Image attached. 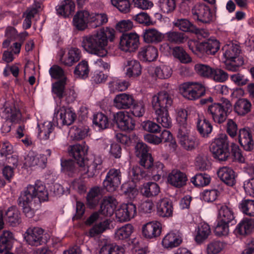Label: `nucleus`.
<instances>
[{"mask_svg":"<svg viewBox=\"0 0 254 254\" xmlns=\"http://www.w3.org/2000/svg\"><path fill=\"white\" fill-rule=\"evenodd\" d=\"M114 29L107 27L102 28L91 35L82 38V45L88 53L100 57H105L108 41L113 42L115 38Z\"/></svg>","mask_w":254,"mask_h":254,"instance_id":"obj_1","label":"nucleus"},{"mask_svg":"<svg viewBox=\"0 0 254 254\" xmlns=\"http://www.w3.org/2000/svg\"><path fill=\"white\" fill-rule=\"evenodd\" d=\"M87 150L88 147L84 142L81 144H75L70 146L68 150L69 154L76 162L72 159H61L62 171L69 177H75L80 174L81 176L85 178L86 177H84L82 174L83 171L81 169V166L84 163L83 157L87 152Z\"/></svg>","mask_w":254,"mask_h":254,"instance_id":"obj_2","label":"nucleus"},{"mask_svg":"<svg viewBox=\"0 0 254 254\" xmlns=\"http://www.w3.org/2000/svg\"><path fill=\"white\" fill-rule=\"evenodd\" d=\"M173 102L172 96L166 91H161L152 98V105L156 116V121L164 128L172 126V120L168 110L172 106Z\"/></svg>","mask_w":254,"mask_h":254,"instance_id":"obj_3","label":"nucleus"},{"mask_svg":"<svg viewBox=\"0 0 254 254\" xmlns=\"http://www.w3.org/2000/svg\"><path fill=\"white\" fill-rule=\"evenodd\" d=\"M200 102L206 105L205 113L207 117L219 125L225 122L232 109V104L226 99L214 102L213 98L209 97L201 99Z\"/></svg>","mask_w":254,"mask_h":254,"instance_id":"obj_4","label":"nucleus"},{"mask_svg":"<svg viewBox=\"0 0 254 254\" xmlns=\"http://www.w3.org/2000/svg\"><path fill=\"white\" fill-rule=\"evenodd\" d=\"M35 189L29 185L22 190L18 197L17 203L21 207L23 213L27 217L31 218L34 216L35 209L40 206L39 199L32 192Z\"/></svg>","mask_w":254,"mask_h":254,"instance_id":"obj_5","label":"nucleus"},{"mask_svg":"<svg viewBox=\"0 0 254 254\" xmlns=\"http://www.w3.org/2000/svg\"><path fill=\"white\" fill-rule=\"evenodd\" d=\"M219 44L216 39H208L202 42L191 40L189 42L188 46L193 53L201 57L204 55H215L220 49Z\"/></svg>","mask_w":254,"mask_h":254,"instance_id":"obj_6","label":"nucleus"},{"mask_svg":"<svg viewBox=\"0 0 254 254\" xmlns=\"http://www.w3.org/2000/svg\"><path fill=\"white\" fill-rule=\"evenodd\" d=\"M210 150L214 158L220 162L227 160L231 154L227 136L226 134H222L215 138L210 144Z\"/></svg>","mask_w":254,"mask_h":254,"instance_id":"obj_7","label":"nucleus"},{"mask_svg":"<svg viewBox=\"0 0 254 254\" xmlns=\"http://www.w3.org/2000/svg\"><path fill=\"white\" fill-rule=\"evenodd\" d=\"M76 118V114L71 108L64 106L55 110L53 121L56 120L57 126H70L73 123Z\"/></svg>","mask_w":254,"mask_h":254,"instance_id":"obj_8","label":"nucleus"},{"mask_svg":"<svg viewBox=\"0 0 254 254\" xmlns=\"http://www.w3.org/2000/svg\"><path fill=\"white\" fill-rule=\"evenodd\" d=\"M183 96L190 100H196L205 94V88L198 82H188L183 83L181 87Z\"/></svg>","mask_w":254,"mask_h":254,"instance_id":"obj_9","label":"nucleus"},{"mask_svg":"<svg viewBox=\"0 0 254 254\" xmlns=\"http://www.w3.org/2000/svg\"><path fill=\"white\" fill-rule=\"evenodd\" d=\"M87 153L83 156V162L81 169L83 171L82 174L87 175V178L93 177L99 173L103 168V160L100 156H94L90 159H85V156Z\"/></svg>","mask_w":254,"mask_h":254,"instance_id":"obj_10","label":"nucleus"},{"mask_svg":"<svg viewBox=\"0 0 254 254\" xmlns=\"http://www.w3.org/2000/svg\"><path fill=\"white\" fill-rule=\"evenodd\" d=\"M112 124L113 127H116L124 131L133 130L135 126V121L121 111L112 113Z\"/></svg>","mask_w":254,"mask_h":254,"instance_id":"obj_11","label":"nucleus"},{"mask_svg":"<svg viewBox=\"0 0 254 254\" xmlns=\"http://www.w3.org/2000/svg\"><path fill=\"white\" fill-rule=\"evenodd\" d=\"M193 18L199 24L210 23L213 19V14L208 5L203 3L195 4L191 10Z\"/></svg>","mask_w":254,"mask_h":254,"instance_id":"obj_12","label":"nucleus"},{"mask_svg":"<svg viewBox=\"0 0 254 254\" xmlns=\"http://www.w3.org/2000/svg\"><path fill=\"white\" fill-rule=\"evenodd\" d=\"M67 78L61 79L52 85V91L54 98H58L62 100L64 97L67 103L73 101L75 100L74 92L73 90L69 91V95L67 96V91L65 90V87Z\"/></svg>","mask_w":254,"mask_h":254,"instance_id":"obj_13","label":"nucleus"},{"mask_svg":"<svg viewBox=\"0 0 254 254\" xmlns=\"http://www.w3.org/2000/svg\"><path fill=\"white\" fill-rule=\"evenodd\" d=\"M139 44V36L135 33H124L120 37V48L125 52L134 51L138 48Z\"/></svg>","mask_w":254,"mask_h":254,"instance_id":"obj_14","label":"nucleus"},{"mask_svg":"<svg viewBox=\"0 0 254 254\" xmlns=\"http://www.w3.org/2000/svg\"><path fill=\"white\" fill-rule=\"evenodd\" d=\"M121 172L120 169H111L107 173L103 185L107 191H115L121 184Z\"/></svg>","mask_w":254,"mask_h":254,"instance_id":"obj_15","label":"nucleus"},{"mask_svg":"<svg viewBox=\"0 0 254 254\" xmlns=\"http://www.w3.org/2000/svg\"><path fill=\"white\" fill-rule=\"evenodd\" d=\"M44 230L39 227H34L27 230L24 239L26 242L31 246H38L47 242L44 237Z\"/></svg>","mask_w":254,"mask_h":254,"instance_id":"obj_16","label":"nucleus"},{"mask_svg":"<svg viewBox=\"0 0 254 254\" xmlns=\"http://www.w3.org/2000/svg\"><path fill=\"white\" fill-rule=\"evenodd\" d=\"M190 129L178 131L177 137L181 145L188 151L195 149L199 144V139L195 136L189 135Z\"/></svg>","mask_w":254,"mask_h":254,"instance_id":"obj_17","label":"nucleus"},{"mask_svg":"<svg viewBox=\"0 0 254 254\" xmlns=\"http://www.w3.org/2000/svg\"><path fill=\"white\" fill-rule=\"evenodd\" d=\"M133 231V227L131 224H126L116 231L115 238L116 240L127 241L128 244L130 246H132V249H134L136 245L138 244L139 241L136 238L130 239Z\"/></svg>","mask_w":254,"mask_h":254,"instance_id":"obj_18","label":"nucleus"},{"mask_svg":"<svg viewBox=\"0 0 254 254\" xmlns=\"http://www.w3.org/2000/svg\"><path fill=\"white\" fill-rule=\"evenodd\" d=\"M150 161V163H146L141 166L146 170L147 178H152L154 181H158L161 179V176L164 175V164L159 161L154 163L153 157Z\"/></svg>","mask_w":254,"mask_h":254,"instance_id":"obj_19","label":"nucleus"},{"mask_svg":"<svg viewBox=\"0 0 254 254\" xmlns=\"http://www.w3.org/2000/svg\"><path fill=\"white\" fill-rule=\"evenodd\" d=\"M136 213L135 205L132 203H127L122 204L120 207L116 210L115 214L119 221L126 222L133 218Z\"/></svg>","mask_w":254,"mask_h":254,"instance_id":"obj_20","label":"nucleus"},{"mask_svg":"<svg viewBox=\"0 0 254 254\" xmlns=\"http://www.w3.org/2000/svg\"><path fill=\"white\" fill-rule=\"evenodd\" d=\"M238 141L243 149L251 152L254 149V140L252 131L249 127H244L239 131Z\"/></svg>","mask_w":254,"mask_h":254,"instance_id":"obj_21","label":"nucleus"},{"mask_svg":"<svg viewBox=\"0 0 254 254\" xmlns=\"http://www.w3.org/2000/svg\"><path fill=\"white\" fill-rule=\"evenodd\" d=\"M161 224L158 221L147 223L142 228V236L147 240L156 238L161 233Z\"/></svg>","mask_w":254,"mask_h":254,"instance_id":"obj_22","label":"nucleus"},{"mask_svg":"<svg viewBox=\"0 0 254 254\" xmlns=\"http://www.w3.org/2000/svg\"><path fill=\"white\" fill-rule=\"evenodd\" d=\"M217 219L230 223L231 226L236 224L234 213L232 208L230 204H221L218 206Z\"/></svg>","mask_w":254,"mask_h":254,"instance_id":"obj_23","label":"nucleus"},{"mask_svg":"<svg viewBox=\"0 0 254 254\" xmlns=\"http://www.w3.org/2000/svg\"><path fill=\"white\" fill-rule=\"evenodd\" d=\"M90 12L86 10H78L73 18L74 26L79 31L89 27Z\"/></svg>","mask_w":254,"mask_h":254,"instance_id":"obj_24","label":"nucleus"},{"mask_svg":"<svg viewBox=\"0 0 254 254\" xmlns=\"http://www.w3.org/2000/svg\"><path fill=\"white\" fill-rule=\"evenodd\" d=\"M167 180L172 186L181 188L186 185L188 178L185 173L178 169H174L169 173Z\"/></svg>","mask_w":254,"mask_h":254,"instance_id":"obj_25","label":"nucleus"},{"mask_svg":"<svg viewBox=\"0 0 254 254\" xmlns=\"http://www.w3.org/2000/svg\"><path fill=\"white\" fill-rule=\"evenodd\" d=\"M93 123L99 131L113 127L112 113H110L108 116L101 112L97 113L93 116Z\"/></svg>","mask_w":254,"mask_h":254,"instance_id":"obj_26","label":"nucleus"},{"mask_svg":"<svg viewBox=\"0 0 254 254\" xmlns=\"http://www.w3.org/2000/svg\"><path fill=\"white\" fill-rule=\"evenodd\" d=\"M117 204V201L114 197H106L101 204L99 213L105 216L110 217L116 212Z\"/></svg>","mask_w":254,"mask_h":254,"instance_id":"obj_27","label":"nucleus"},{"mask_svg":"<svg viewBox=\"0 0 254 254\" xmlns=\"http://www.w3.org/2000/svg\"><path fill=\"white\" fill-rule=\"evenodd\" d=\"M218 177L228 186L233 187L236 183V174L230 167H223L217 171Z\"/></svg>","mask_w":254,"mask_h":254,"instance_id":"obj_28","label":"nucleus"},{"mask_svg":"<svg viewBox=\"0 0 254 254\" xmlns=\"http://www.w3.org/2000/svg\"><path fill=\"white\" fill-rule=\"evenodd\" d=\"M134 99L132 95L121 93L117 95L113 101V105L118 109H129L133 103Z\"/></svg>","mask_w":254,"mask_h":254,"instance_id":"obj_29","label":"nucleus"},{"mask_svg":"<svg viewBox=\"0 0 254 254\" xmlns=\"http://www.w3.org/2000/svg\"><path fill=\"white\" fill-rule=\"evenodd\" d=\"M136 156L140 158L139 163L140 166L144 165L146 163H150L152 159V155L149 152V148L147 145L143 142H138L135 147Z\"/></svg>","mask_w":254,"mask_h":254,"instance_id":"obj_30","label":"nucleus"},{"mask_svg":"<svg viewBox=\"0 0 254 254\" xmlns=\"http://www.w3.org/2000/svg\"><path fill=\"white\" fill-rule=\"evenodd\" d=\"M182 242V237L178 232H170L163 239L162 244L164 248L172 249L178 247Z\"/></svg>","mask_w":254,"mask_h":254,"instance_id":"obj_31","label":"nucleus"},{"mask_svg":"<svg viewBox=\"0 0 254 254\" xmlns=\"http://www.w3.org/2000/svg\"><path fill=\"white\" fill-rule=\"evenodd\" d=\"M254 229V219L244 218L237 225L235 232L237 235L245 236L250 234Z\"/></svg>","mask_w":254,"mask_h":254,"instance_id":"obj_32","label":"nucleus"},{"mask_svg":"<svg viewBox=\"0 0 254 254\" xmlns=\"http://www.w3.org/2000/svg\"><path fill=\"white\" fill-rule=\"evenodd\" d=\"M173 211L172 202L168 198L160 200L157 205V213L162 217H169L172 215Z\"/></svg>","mask_w":254,"mask_h":254,"instance_id":"obj_33","label":"nucleus"},{"mask_svg":"<svg viewBox=\"0 0 254 254\" xmlns=\"http://www.w3.org/2000/svg\"><path fill=\"white\" fill-rule=\"evenodd\" d=\"M222 50L224 52L223 55L227 61H234L238 58H241L239 57L241 50L237 44L229 43L225 45Z\"/></svg>","mask_w":254,"mask_h":254,"instance_id":"obj_34","label":"nucleus"},{"mask_svg":"<svg viewBox=\"0 0 254 254\" xmlns=\"http://www.w3.org/2000/svg\"><path fill=\"white\" fill-rule=\"evenodd\" d=\"M173 25L180 30L185 32L197 33L198 29L190 20L187 18H178L175 19Z\"/></svg>","mask_w":254,"mask_h":254,"instance_id":"obj_35","label":"nucleus"},{"mask_svg":"<svg viewBox=\"0 0 254 254\" xmlns=\"http://www.w3.org/2000/svg\"><path fill=\"white\" fill-rule=\"evenodd\" d=\"M75 7V5L73 1L64 0L56 6V9L58 14L67 17L74 12Z\"/></svg>","mask_w":254,"mask_h":254,"instance_id":"obj_36","label":"nucleus"},{"mask_svg":"<svg viewBox=\"0 0 254 254\" xmlns=\"http://www.w3.org/2000/svg\"><path fill=\"white\" fill-rule=\"evenodd\" d=\"M211 233L209 225L206 223H200L195 228L194 239L197 244H201L205 240Z\"/></svg>","mask_w":254,"mask_h":254,"instance_id":"obj_37","label":"nucleus"},{"mask_svg":"<svg viewBox=\"0 0 254 254\" xmlns=\"http://www.w3.org/2000/svg\"><path fill=\"white\" fill-rule=\"evenodd\" d=\"M125 250L116 243L106 241L102 243L99 254H124Z\"/></svg>","mask_w":254,"mask_h":254,"instance_id":"obj_38","label":"nucleus"},{"mask_svg":"<svg viewBox=\"0 0 254 254\" xmlns=\"http://www.w3.org/2000/svg\"><path fill=\"white\" fill-rule=\"evenodd\" d=\"M138 56L141 61L151 62L156 59L158 57V51L152 46L144 47L139 52Z\"/></svg>","mask_w":254,"mask_h":254,"instance_id":"obj_39","label":"nucleus"},{"mask_svg":"<svg viewBox=\"0 0 254 254\" xmlns=\"http://www.w3.org/2000/svg\"><path fill=\"white\" fill-rule=\"evenodd\" d=\"M38 129V137L41 140L50 139V135L52 133L55 127L54 124L50 121L44 122L41 125L37 124Z\"/></svg>","mask_w":254,"mask_h":254,"instance_id":"obj_40","label":"nucleus"},{"mask_svg":"<svg viewBox=\"0 0 254 254\" xmlns=\"http://www.w3.org/2000/svg\"><path fill=\"white\" fill-rule=\"evenodd\" d=\"M20 213L15 206H11L7 210L5 214L6 222L11 226L14 227L21 222Z\"/></svg>","mask_w":254,"mask_h":254,"instance_id":"obj_41","label":"nucleus"},{"mask_svg":"<svg viewBox=\"0 0 254 254\" xmlns=\"http://www.w3.org/2000/svg\"><path fill=\"white\" fill-rule=\"evenodd\" d=\"M140 192L144 196L148 198L153 197L159 194L160 189L157 183L149 182L143 184Z\"/></svg>","mask_w":254,"mask_h":254,"instance_id":"obj_42","label":"nucleus"},{"mask_svg":"<svg viewBox=\"0 0 254 254\" xmlns=\"http://www.w3.org/2000/svg\"><path fill=\"white\" fill-rule=\"evenodd\" d=\"M166 41L172 44H180L187 41L188 37L185 34L176 31H170L164 36Z\"/></svg>","mask_w":254,"mask_h":254,"instance_id":"obj_43","label":"nucleus"},{"mask_svg":"<svg viewBox=\"0 0 254 254\" xmlns=\"http://www.w3.org/2000/svg\"><path fill=\"white\" fill-rule=\"evenodd\" d=\"M126 75L135 78L141 74V67L139 62L136 60L128 61L126 66Z\"/></svg>","mask_w":254,"mask_h":254,"instance_id":"obj_44","label":"nucleus"},{"mask_svg":"<svg viewBox=\"0 0 254 254\" xmlns=\"http://www.w3.org/2000/svg\"><path fill=\"white\" fill-rule=\"evenodd\" d=\"M74 129V138L76 140H82L87 136L89 130V127L86 125L85 121H80L76 123L73 127Z\"/></svg>","mask_w":254,"mask_h":254,"instance_id":"obj_45","label":"nucleus"},{"mask_svg":"<svg viewBox=\"0 0 254 254\" xmlns=\"http://www.w3.org/2000/svg\"><path fill=\"white\" fill-rule=\"evenodd\" d=\"M2 113L5 115L3 117L10 120L12 123H18L21 121V113L14 106L4 107Z\"/></svg>","mask_w":254,"mask_h":254,"instance_id":"obj_46","label":"nucleus"},{"mask_svg":"<svg viewBox=\"0 0 254 254\" xmlns=\"http://www.w3.org/2000/svg\"><path fill=\"white\" fill-rule=\"evenodd\" d=\"M108 17L104 13H90L89 27L95 28L108 22Z\"/></svg>","mask_w":254,"mask_h":254,"instance_id":"obj_47","label":"nucleus"},{"mask_svg":"<svg viewBox=\"0 0 254 254\" xmlns=\"http://www.w3.org/2000/svg\"><path fill=\"white\" fill-rule=\"evenodd\" d=\"M31 186L35 189L32 193L39 199L40 203L48 200V192L47 190H46L45 185H43L42 181L37 180L34 185Z\"/></svg>","mask_w":254,"mask_h":254,"instance_id":"obj_48","label":"nucleus"},{"mask_svg":"<svg viewBox=\"0 0 254 254\" xmlns=\"http://www.w3.org/2000/svg\"><path fill=\"white\" fill-rule=\"evenodd\" d=\"M252 104L246 98L238 99L235 104L234 110L236 113L241 116H244L251 111Z\"/></svg>","mask_w":254,"mask_h":254,"instance_id":"obj_49","label":"nucleus"},{"mask_svg":"<svg viewBox=\"0 0 254 254\" xmlns=\"http://www.w3.org/2000/svg\"><path fill=\"white\" fill-rule=\"evenodd\" d=\"M129 85L128 81L117 77L111 78L108 82L109 88L111 91H123L126 90Z\"/></svg>","mask_w":254,"mask_h":254,"instance_id":"obj_50","label":"nucleus"},{"mask_svg":"<svg viewBox=\"0 0 254 254\" xmlns=\"http://www.w3.org/2000/svg\"><path fill=\"white\" fill-rule=\"evenodd\" d=\"M212 128L211 123L206 119H201L200 118L197 119L196 128L201 136L208 137V135L212 132Z\"/></svg>","mask_w":254,"mask_h":254,"instance_id":"obj_51","label":"nucleus"},{"mask_svg":"<svg viewBox=\"0 0 254 254\" xmlns=\"http://www.w3.org/2000/svg\"><path fill=\"white\" fill-rule=\"evenodd\" d=\"M142 36L146 43H158L161 41L162 36L161 33L154 28H148L143 31Z\"/></svg>","mask_w":254,"mask_h":254,"instance_id":"obj_52","label":"nucleus"},{"mask_svg":"<svg viewBox=\"0 0 254 254\" xmlns=\"http://www.w3.org/2000/svg\"><path fill=\"white\" fill-rule=\"evenodd\" d=\"M100 198L98 188H94L91 189L87 194V206L91 209L95 208L98 204Z\"/></svg>","mask_w":254,"mask_h":254,"instance_id":"obj_53","label":"nucleus"},{"mask_svg":"<svg viewBox=\"0 0 254 254\" xmlns=\"http://www.w3.org/2000/svg\"><path fill=\"white\" fill-rule=\"evenodd\" d=\"M239 208L244 214L250 216H254V200H242L239 204Z\"/></svg>","mask_w":254,"mask_h":254,"instance_id":"obj_54","label":"nucleus"},{"mask_svg":"<svg viewBox=\"0 0 254 254\" xmlns=\"http://www.w3.org/2000/svg\"><path fill=\"white\" fill-rule=\"evenodd\" d=\"M226 244L222 241L214 240L210 242L206 248L207 254H218L220 253L225 247Z\"/></svg>","mask_w":254,"mask_h":254,"instance_id":"obj_55","label":"nucleus"},{"mask_svg":"<svg viewBox=\"0 0 254 254\" xmlns=\"http://www.w3.org/2000/svg\"><path fill=\"white\" fill-rule=\"evenodd\" d=\"M214 69L207 64H197L194 66V69L199 75L211 79Z\"/></svg>","mask_w":254,"mask_h":254,"instance_id":"obj_56","label":"nucleus"},{"mask_svg":"<svg viewBox=\"0 0 254 254\" xmlns=\"http://www.w3.org/2000/svg\"><path fill=\"white\" fill-rule=\"evenodd\" d=\"M131 106L129 108V112L132 116L140 118L144 115L145 112V108L142 101H136L134 100Z\"/></svg>","mask_w":254,"mask_h":254,"instance_id":"obj_57","label":"nucleus"},{"mask_svg":"<svg viewBox=\"0 0 254 254\" xmlns=\"http://www.w3.org/2000/svg\"><path fill=\"white\" fill-rule=\"evenodd\" d=\"M132 182L136 183L143 178H147L146 170L143 167L133 166L129 172Z\"/></svg>","mask_w":254,"mask_h":254,"instance_id":"obj_58","label":"nucleus"},{"mask_svg":"<svg viewBox=\"0 0 254 254\" xmlns=\"http://www.w3.org/2000/svg\"><path fill=\"white\" fill-rule=\"evenodd\" d=\"M191 182L196 187L205 186L210 183V177L205 173H198L191 178Z\"/></svg>","mask_w":254,"mask_h":254,"instance_id":"obj_59","label":"nucleus"},{"mask_svg":"<svg viewBox=\"0 0 254 254\" xmlns=\"http://www.w3.org/2000/svg\"><path fill=\"white\" fill-rule=\"evenodd\" d=\"M187 119L188 112L186 110H179L176 117V121L179 126L178 131L190 129V127L187 123Z\"/></svg>","mask_w":254,"mask_h":254,"instance_id":"obj_60","label":"nucleus"},{"mask_svg":"<svg viewBox=\"0 0 254 254\" xmlns=\"http://www.w3.org/2000/svg\"><path fill=\"white\" fill-rule=\"evenodd\" d=\"M173 55L182 63H188L191 62V58L182 47H174L173 50Z\"/></svg>","mask_w":254,"mask_h":254,"instance_id":"obj_61","label":"nucleus"},{"mask_svg":"<svg viewBox=\"0 0 254 254\" xmlns=\"http://www.w3.org/2000/svg\"><path fill=\"white\" fill-rule=\"evenodd\" d=\"M89 71V69L87 62L82 61L76 66L74 73L82 79H85L88 76Z\"/></svg>","mask_w":254,"mask_h":254,"instance_id":"obj_62","label":"nucleus"},{"mask_svg":"<svg viewBox=\"0 0 254 254\" xmlns=\"http://www.w3.org/2000/svg\"><path fill=\"white\" fill-rule=\"evenodd\" d=\"M216 222V224L214 230L215 234L218 236L227 235L229 231V228L231 225L230 224L218 219H217Z\"/></svg>","mask_w":254,"mask_h":254,"instance_id":"obj_63","label":"nucleus"},{"mask_svg":"<svg viewBox=\"0 0 254 254\" xmlns=\"http://www.w3.org/2000/svg\"><path fill=\"white\" fill-rule=\"evenodd\" d=\"M154 72L155 76L160 79L168 78L171 76L172 73L171 68L166 65L156 66Z\"/></svg>","mask_w":254,"mask_h":254,"instance_id":"obj_64","label":"nucleus"}]
</instances>
